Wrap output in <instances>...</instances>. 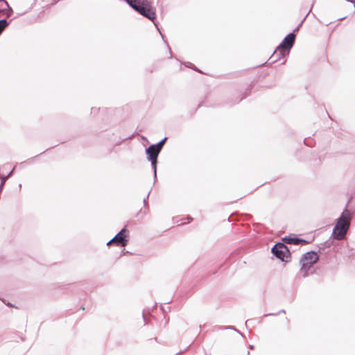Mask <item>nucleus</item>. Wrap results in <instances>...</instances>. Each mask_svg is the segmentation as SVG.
<instances>
[{"mask_svg":"<svg viewBox=\"0 0 355 355\" xmlns=\"http://www.w3.org/2000/svg\"><path fill=\"white\" fill-rule=\"evenodd\" d=\"M144 1L145 0H125L127 3L137 12H138L139 8L141 7L143 1Z\"/></svg>","mask_w":355,"mask_h":355,"instance_id":"obj_8","label":"nucleus"},{"mask_svg":"<svg viewBox=\"0 0 355 355\" xmlns=\"http://www.w3.org/2000/svg\"><path fill=\"white\" fill-rule=\"evenodd\" d=\"M351 218L350 211L345 209L338 218L333 230L332 235L334 239L340 240L345 236L350 225Z\"/></svg>","mask_w":355,"mask_h":355,"instance_id":"obj_1","label":"nucleus"},{"mask_svg":"<svg viewBox=\"0 0 355 355\" xmlns=\"http://www.w3.org/2000/svg\"><path fill=\"white\" fill-rule=\"evenodd\" d=\"M14 169H15V168L6 176V177H7V178L12 175Z\"/></svg>","mask_w":355,"mask_h":355,"instance_id":"obj_15","label":"nucleus"},{"mask_svg":"<svg viewBox=\"0 0 355 355\" xmlns=\"http://www.w3.org/2000/svg\"><path fill=\"white\" fill-rule=\"evenodd\" d=\"M303 21H302L294 30V32L289 33L287 35L282 42L279 45V48H282L284 50L287 51L286 54H288L289 50L293 47L295 40V32L297 31L301 26Z\"/></svg>","mask_w":355,"mask_h":355,"instance_id":"obj_5","label":"nucleus"},{"mask_svg":"<svg viewBox=\"0 0 355 355\" xmlns=\"http://www.w3.org/2000/svg\"><path fill=\"white\" fill-rule=\"evenodd\" d=\"M285 51L286 50H284V49L279 48V46H278L277 49L274 51L273 55H272V57H274L275 58V60H274V62L280 59L281 57H284L286 55H287Z\"/></svg>","mask_w":355,"mask_h":355,"instance_id":"obj_10","label":"nucleus"},{"mask_svg":"<svg viewBox=\"0 0 355 355\" xmlns=\"http://www.w3.org/2000/svg\"><path fill=\"white\" fill-rule=\"evenodd\" d=\"M138 12L151 21H154L156 19L155 12L148 0L143 1V4L139 8Z\"/></svg>","mask_w":355,"mask_h":355,"instance_id":"obj_6","label":"nucleus"},{"mask_svg":"<svg viewBox=\"0 0 355 355\" xmlns=\"http://www.w3.org/2000/svg\"><path fill=\"white\" fill-rule=\"evenodd\" d=\"M192 65V64L191 62H189L187 64H186V66L187 67H191V66Z\"/></svg>","mask_w":355,"mask_h":355,"instance_id":"obj_17","label":"nucleus"},{"mask_svg":"<svg viewBox=\"0 0 355 355\" xmlns=\"http://www.w3.org/2000/svg\"><path fill=\"white\" fill-rule=\"evenodd\" d=\"M12 21L10 19L8 21L5 19H0V35L3 33V30L10 24V23Z\"/></svg>","mask_w":355,"mask_h":355,"instance_id":"obj_12","label":"nucleus"},{"mask_svg":"<svg viewBox=\"0 0 355 355\" xmlns=\"http://www.w3.org/2000/svg\"><path fill=\"white\" fill-rule=\"evenodd\" d=\"M156 146L150 145L146 149V153L148 156V159L151 162V165L154 170V180L155 181L157 178V157L159 155V149H156Z\"/></svg>","mask_w":355,"mask_h":355,"instance_id":"obj_4","label":"nucleus"},{"mask_svg":"<svg viewBox=\"0 0 355 355\" xmlns=\"http://www.w3.org/2000/svg\"><path fill=\"white\" fill-rule=\"evenodd\" d=\"M129 240L128 232L125 227H123L111 240L107 243V245L114 244L116 246L125 247Z\"/></svg>","mask_w":355,"mask_h":355,"instance_id":"obj_3","label":"nucleus"},{"mask_svg":"<svg viewBox=\"0 0 355 355\" xmlns=\"http://www.w3.org/2000/svg\"><path fill=\"white\" fill-rule=\"evenodd\" d=\"M285 240L286 241V242L288 243H290V244H294V245H299V244H306L308 242L304 239H300V238H297V237H294V238H291V237H288V238H285Z\"/></svg>","mask_w":355,"mask_h":355,"instance_id":"obj_9","label":"nucleus"},{"mask_svg":"<svg viewBox=\"0 0 355 355\" xmlns=\"http://www.w3.org/2000/svg\"><path fill=\"white\" fill-rule=\"evenodd\" d=\"M3 3L6 6V8L0 9V12H3L6 17H9L13 12L12 8L9 6V3L7 1L3 0Z\"/></svg>","mask_w":355,"mask_h":355,"instance_id":"obj_11","label":"nucleus"},{"mask_svg":"<svg viewBox=\"0 0 355 355\" xmlns=\"http://www.w3.org/2000/svg\"><path fill=\"white\" fill-rule=\"evenodd\" d=\"M280 312H283V313H284V312H285V311H284V309H282V310H281V311H280Z\"/></svg>","mask_w":355,"mask_h":355,"instance_id":"obj_21","label":"nucleus"},{"mask_svg":"<svg viewBox=\"0 0 355 355\" xmlns=\"http://www.w3.org/2000/svg\"><path fill=\"white\" fill-rule=\"evenodd\" d=\"M277 313H269V314H267V315H265V316H268V315H276Z\"/></svg>","mask_w":355,"mask_h":355,"instance_id":"obj_18","label":"nucleus"},{"mask_svg":"<svg viewBox=\"0 0 355 355\" xmlns=\"http://www.w3.org/2000/svg\"><path fill=\"white\" fill-rule=\"evenodd\" d=\"M345 1H347V2H349V3H354V1L355 0H345Z\"/></svg>","mask_w":355,"mask_h":355,"instance_id":"obj_19","label":"nucleus"},{"mask_svg":"<svg viewBox=\"0 0 355 355\" xmlns=\"http://www.w3.org/2000/svg\"><path fill=\"white\" fill-rule=\"evenodd\" d=\"M319 259V256L314 251L307 252L303 254L300 259V272L303 277H306L309 275V271Z\"/></svg>","mask_w":355,"mask_h":355,"instance_id":"obj_2","label":"nucleus"},{"mask_svg":"<svg viewBox=\"0 0 355 355\" xmlns=\"http://www.w3.org/2000/svg\"><path fill=\"white\" fill-rule=\"evenodd\" d=\"M250 349H254V346L253 345H250Z\"/></svg>","mask_w":355,"mask_h":355,"instance_id":"obj_20","label":"nucleus"},{"mask_svg":"<svg viewBox=\"0 0 355 355\" xmlns=\"http://www.w3.org/2000/svg\"><path fill=\"white\" fill-rule=\"evenodd\" d=\"M271 252L275 257L284 261L286 254L288 252V250L286 245L282 243H278L272 248Z\"/></svg>","mask_w":355,"mask_h":355,"instance_id":"obj_7","label":"nucleus"},{"mask_svg":"<svg viewBox=\"0 0 355 355\" xmlns=\"http://www.w3.org/2000/svg\"><path fill=\"white\" fill-rule=\"evenodd\" d=\"M149 194H150V193H148L147 194L146 198H144V203L145 205L146 204V199L148 198Z\"/></svg>","mask_w":355,"mask_h":355,"instance_id":"obj_16","label":"nucleus"},{"mask_svg":"<svg viewBox=\"0 0 355 355\" xmlns=\"http://www.w3.org/2000/svg\"><path fill=\"white\" fill-rule=\"evenodd\" d=\"M226 329H233V330L237 331L238 333H239V331L233 326H230V327H226Z\"/></svg>","mask_w":355,"mask_h":355,"instance_id":"obj_14","label":"nucleus"},{"mask_svg":"<svg viewBox=\"0 0 355 355\" xmlns=\"http://www.w3.org/2000/svg\"><path fill=\"white\" fill-rule=\"evenodd\" d=\"M166 139H167V137H164L160 141H159L157 144H153V145L156 146H155L156 149H159V152H160L162 148V146L165 144Z\"/></svg>","mask_w":355,"mask_h":355,"instance_id":"obj_13","label":"nucleus"}]
</instances>
